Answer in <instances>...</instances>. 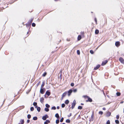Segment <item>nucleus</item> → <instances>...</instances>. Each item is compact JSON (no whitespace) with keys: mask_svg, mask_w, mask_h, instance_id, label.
Here are the masks:
<instances>
[{"mask_svg":"<svg viewBox=\"0 0 124 124\" xmlns=\"http://www.w3.org/2000/svg\"><path fill=\"white\" fill-rule=\"evenodd\" d=\"M83 97L85 98H86L87 99V100L86 101V102H91L93 101L92 99L90 97L87 95H84L83 96Z\"/></svg>","mask_w":124,"mask_h":124,"instance_id":"1","label":"nucleus"},{"mask_svg":"<svg viewBox=\"0 0 124 124\" xmlns=\"http://www.w3.org/2000/svg\"><path fill=\"white\" fill-rule=\"evenodd\" d=\"M76 104V101L75 100H74L72 104V106H71V108L72 109H73L75 107V105Z\"/></svg>","mask_w":124,"mask_h":124,"instance_id":"2","label":"nucleus"},{"mask_svg":"<svg viewBox=\"0 0 124 124\" xmlns=\"http://www.w3.org/2000/svg\"><path fill=\"white\" fill-rule=\"evenodd\" d=\"M45 90V88H40V92L41 93L43 94L44 93Z\"/></svg>","mask_w":124,"mask_h":124,"instance_id":"3","label":"nucleus"},{"mask_svg":"<svg viewBox=\"0 0 124 124\" xmlns=\"http://www.w3.org/2000/svg\"><path fill=\"white\" fill-rule=\"evenodd\" d=\"M73 92V90L72 89H71L69 90L67 92L68 93V96H69L71 95V93Z\"/></svg>","mask_w":124,"mask_h":124,"instance_id":"4","label":"nucleus"},{"mask_svg":"<svg viewBox=\"0 0 124 124\" xmlns=\"http://www.w3.org/2000/svg\"><path fill=\"white\" fill-rule=\"evenodd\" d=\"M48 115L47 114H46L44 116L42 117V118L43 120H46V118H48Z\"/></svg>","mask_w":124,"mask_h":124,"instance_id":"5","label":"nucleus"},{"mask_svg":"<svg viewBox=\"0 0 124 124\" xmlns=\"http://www.w3.org/2000/svg\"><path fill=\"white\" fill-rule=\"evenodd\" d=\"M119 61L121 63L123 64L124 63V60L123 59L122 57H120L119 59Z\"/></svg>","mask_w":124,"mask_h":124,"instance_id":"6","label":"nucleus"},{"mask_svg":"<svg viewBox=\"0 0 124 124\" xmlns=\"http://www.w3.org/2000/svg\"><path fill=\"white\" fill-rule=\"evenodd\" d=\"M115 45L116 47H118L120 45V42L118 41L116 42L115 43Z\"/></svg>","mask_w":124,"mask_h":124,"instance_id":"7","label":"nucleus"},{"mask_svg":"<svg viewBox=\"0 0 124 124\" xmlns=\"http://www.w3.org/2000/svg\"><path fill=\"white\" fill-rule=\"evenodd\" d=\"M108 61L107 60H106L105 61L102 62V63L101 64L102 66H104L108 62Z\"/></svg>","mask_w":124,"mask_h":124,"instance_id":"8","label":"nucleus"},{"mask_svg":"<svg viewBox=\"0 0 124 124\" xmlns=\"http://www.w3.org/2000/svg\"><path fill=\"white\" fill-rule=\"evenodd\" d=\"M51 94V92L49 91V90H47L45 94L46 95L48 96H49Z\"/></svg>","mask_w":124,"mask_h":124,"instance_id":"9","label":"nucleus"},{"mask_svg":"<svg viewBox=\"0 0 124 124\" xmlns=\"http://www.w3.org/2000/svg\"><path fill=\"white\" fill-rule=\"evenodd\" d=\"M24 123V119H21L20 120V122L18 124H23Z\"/></svg>","mask_w":124,"mask_h":124,"instance_id":"10","label":"nucleus"},{"mask_svg":"<svg viewBox=\"0 0 124 124\" xmlns=\"http://www.w3.org/2000/svg\"><path fill=\"white\" fill-rule=\"evenodd\" d=\"M111 113L109 111H108L106 115V116L107 117H109L111 115Z\"/></svg>","mask_w":124,"mask_h":124,"instance_id":"11","label":"nucleus"},{"mask_svg":"<svg viewBox=\"0 0 124 124\" xmlns=\"http://www.w3.org/2000/svg\"><path fill=\"white\" fill-rule=\"evenodd\" d=\"M33 105L36 108L38 107L37 105V103L36 102H34L33 103Z\"/></svg>","mask_w":124,"mask_h":124,"instance_id":"12","label":"nucleus"},{"mask_svg":"<svg viewBox=\"0 0 124 124\" xmlns=\"http://www.w3.org/2000/svg\"><path fill=\"white\" fill-rule=\"evenodd\" d=\"M33 18H31L30 21V20L28 21V23H29V25H31V23L33 20Z\"/></svg>","mask_w":124,"mask_h":124,"instance_id":"13","label":"nucleus"},{"mask_svg":"<svg viewBox=\"0 0 124 124\" xmlns=\"http://www.w3.org/2000/svg\"><path fill=\"white\" fill-rule=\"evenodd\" d=\"M100 65H97L94 68V70H96L98 69L100 67Z\"/></svg>","mask_w":124,"mask_h":124,"instance_id":"14","label":"nucleus"},{"mask_svg":"<svg viewBox=\"0 0 124 124\" xmlns=\"http://www.w3.org/2000/svg\"><path fill=\"white\" fill-rule=\"evenodd\" d=\"M44 100V98L43 97H41L40 98V101L41 103H43Z\"/></svg>","mask_w":124,"mask_h":124,"instance_id":"15","label":"nucleus"},{"mask_svg":"<svg viewBox=\"0 0 124 124\" xmlns=\"http://www.w3.org/2000/svg\"><path fill=\"white\" fill-rule=\"evenodd\" d=\"M69 102V100H66L65 102L64 103L66 104H68Z\"/></svg>","mask_w":124,"mask_h":124,"instance_id":"16","label":"nucleus"},{"mask_svg":"<svg viewBox=\"0 0 124 124\" xmlns=\"http://www.w3.org/2000/svg\"><path fill=\"white\" fill-rule=\"evenodd\" d=\"M36 108H37V110L38 112H39L40 111L41 108L40 107H38Z\"/></svg>","mask_w":124,"mask_h":124,"instance_id":"17","label":"nucleus"},{"mask_svg":"<svg viewBox=\"0 0 124 124\" xmlns=\"http://www.w3.org/2000/svg\"><path fill=\"white\" fill-rule=\"evenodd\" d=\"M67 93V92H64L62 94V96L64 97H65L66 96V94Z\"/></svg>","mask_w":124,"mask_h":124,"instance_id":"18","label":"nucleus"},{"mask_svg":"<svg viewBox=\"0 0 124 124\" xmlns=\"http://www.w3.org/2000/svg\"><path fill=\"white\" fill-rule=\"evenodd\" d=\"M81 38V36L80 35H79L78 37V40H80Z\"/></svg>","mask_w":124,"mask_h":124,"instance_id":"19","label":"nucleus"},{"mask_svg":"<svg viewBox=\"0 0 124 124\" xmlns=\"http://www.w3.org/2000/svg\"><path fill=\"white\" fill-rule=\"evenodd\" d=\"M99 31L98 30L96 29L95 30V33L96 34H98L99 33Z\"/></svg>","mask_w":124,"mask_h":124,"instance_id":"20","label":"nucleus"},{"mask_svg":"<svg viewBox=\"0 0 124 124\" xmlns=\"http://www.w3.org/2000/svg\"><path fill=\"white\" fill-rule=\"evenodd\" d=\"M45 84L44 82H42V83L41 85V88H43V87L45 85Z\"/></svg>","mask_w":124,"mask_h":124,"instance_id":"21","label":"nucleus"},{"mask_svg":"<svg viewBox=\"0 0 124 124\" xmlns=\"http://www.w3.org/2000/svg\"><path fill=\"white\" fill-rule=\"evenodd\" d=\"M26 26L28 28L29 27V29H30V27L31 26V25H29V23H27L26 24Z\"/></svg>","mask_w":124,"mask_h":124,"instance_id":"22","label":"nucleus"},{"mask_svg":"<svg viewBox=\"0 0 124 124\" xmlns=\"http://www.w3.org/2000/svg\"><path fill=\"white\" fill-rule=\"evenodd\" d=\"M55 116L57 118H58L59 117V114L57 113L55 115Z\"/></svg>","mask_w":124,"mask_h":124,"instance_id":"23","label":"nucleus"},{"mask_svg":"<svg viewBox=\"0 0 124 124\" xmlns=\"http://www.w3.org/2000/svg\"><path fill=\"white\" fill-rule=\"evenodd\" d=\"M33 119L34 120H36L38 119V118L36 116H35L33 117Z\"/></svg>","mask_w":124,"mask_h":124,"instance_id":"24","label":"nucleus"},{"mask_svg":"<svg viewBox=\"0 0 124 124\" xmlns=\"http://www.w3.org/2000/svg\"><path fill=\"white\" fill-rule=\"evenodd\" d=\"M45 110L46 112H48L49 110L48 108H45Z\"/></svg>","mask_w":124,"mask_h":124,"instance_id":"25","label":"nucleus"},{"mask_svg":"<svg viewBox=\"0 0 124 124\" xmlns=\"http://www.w3.org/2000/svg\"><path fill=\"white\" fill-rule=\"evenodd\" d=\"M116 95L117 96H119L121 95V93L119 92H117L116 93Z\"/></svg>","mask_w":124,"mask_h":124,"instance_id":"26","label":"nucleus"},{"mask_svg":"<svg viewBox=\"0 0 124 124\" xmlns=\"http://www.w3.org/2000/svg\"><path fill=\"white\" fill-rule=\"evenodd\" d=\"M47 74V73L46 72H45L42 75L43 77H45Z\"/></svg>","mask_w":124,"mask_h":124,"instance_id":"27","label":"nucleus"},{"mask_svg":"<svg viewBox=\"0 0 124 124\" xmlns=\"http://www.w3.org/2000/svg\"><path fill=\"white\" fill-rule=\"evenodd\" d=\"M66 122L67 123H69L70 122V120L69 119H67L66 120Z\"/></svg>","mask_w":124,"mask_h":124,"instance_id":"28","label":"nucleus"},{"mask_svg":"<svg viewBox=\"0 0 124 124\" xmlns=\"http://www.w3.org/2000/svg\"><path fill=\"white\" fill-rule=\"evenodd\" d=\"M45 106L46 108H49L50 107V105L48 104H46Z\"/></svg>","mask_w":124,"mask_h":124,"instance_id":"29","label":"nucleus"},{"mask_svg":"<svg viewBox=\"0 0 124 124\" xmlns=\"http://www.w3.org/2000/svg\"><path fill=\"white\" fill-rule=\"evenodd\" d=\"M78 109H82V107L80 106H79L78 107Z\"/></svg>","mask_w":124,"mask_h":124,"instance_id":"30","label":"nucleus"},{"mask_svg":"<svg viewBox=\"0 0 124 124\" xmlns=\"http://www.w3.org/2000/svg\"><path fill=\"white\" fill-rule=\"evenodd\" d=\"M27 117L28 118V119H30L31 117V115L30 114L28 115Z\"/></svg>","mask_w":124,"mask_h":124,"instance_id":"31","label":"nucleus"},{"mask_svg":"<svg viewBox=\"0 0 124 124\" xmlns=\"http://www.w3.org/2000/svg\"><path fill=\"white\" fill-rule=\"evenodd\" d=\"M115 122L116 124H119V121L118 120H115Z\"/></svg>","mask_w":124,"mask_h":124,"instance_id":"32","label":"nucleus"},{"mask_svg":"<svg viewBox=\"0 0 124 124\" xmlns=\"http://www.w3.org/2000/svg\"><path fill=\"white\" fill-rule=\"evenodd\" d=\"M64 118L63 117H62L60 120V121L61 122H62L63 121Z\"/></svg>","mask_w":124,"mask_h":124,"instance_id":"33","label":"nucleus"},{"mask_svg":"<svg viewBox=\"0 0 124 124\" xmlns=\"http://www.w3.org/2000/svg\"><path fill=\"white\" fill-rule=\"evenodd\" d=\"M59 119H57L56 120V124H58L59 123Z\"/></svg>","mask_w":124,"mask_h":124,"instance_id":"34","label":"nucleus"},{"mask_svg":"<svg viewBox=\"0 0 124 124\" xmlns=\"http://www.w3.org/2000/svg\"><path fill=\"white\" fill-rule=\"evenodd\" d=\"M56 107L54 106L52 107L51 108L52 109L54 110L56 109Z\"/></svg>","mask_w":124,"mask_h":124,"instance_id":"35","label":"nucleus"},{"mask_svg":"<svg viewBox=\"0 0 124 124\" xmlns=\"http://www.w3.org/2000/svg\"><path fill=\"white\" fill-rule=\"evenodd\" d=\"M65 106V105L64 103H62L61 105V107L62 108H64Z\"/></svg>","mask_w":124,"mask_h":124,"instance_id":"36","label":"nucleus"},{"mask_svg":"<svg viewBox=\"0 0 124 124\" xmlns=\"http://www.w3.org/2000/svg\"><path fill=\"white\" fill-rule=\"evenodd\" d=\"M77 54L78 55H79L80 54V51L79 50H77Z\"/></svg>","mask_w":124,"mask_h":124,"instance_id":"37","label":"nucleus"},{"mask_svg":"<svg viewBox=\"0 0 124 124\" xmlns=\"http://www.w3.org/2000/svg\"><path fill=\"white\" fill-rule=\"evenodd\" d=\"M34 110V108L33 107H31L30 108V110L31 111H33Z\"/></svg>","mask_w":124,"mask_h":124,"instance_id":"38","label":"nucleus"},{"mask_svg":"<svg viewBox=\"0 0 124 124\" xmlns=\"http://www.w3.org/2000/svg\"><path fill=\"white\" fill-rule=\"evenodd\" d=\"M77 91V89H74L73 90V92L74 93H76Z\"/></svg>","mask_w":124,"mask_h":124,"instance_id":"39","label":"nucleus"},{"mask_svg":"<svg viewBox=\"0 0 124 124\" xmlns=\"http://www.w3.org/2000/svg\"><path fill=\"white\" fill-rule=\"evenodd\" d=\"M32 26L33 27H35L36 26V24L34 23H33L32 24Z\"/></svg>","mask_w":124,"mask_h":124,"instance_id":"40","label":"nucleus"},{"mask_svg":"<svg viewBox=\"0 0 124 124\" xmlns=\"http://www.w3.org/2000/svg\"><path fill=\"white\" fill-rule=\"evenodd\" d=\"M90 53H91L92 54H93L94 53V52L92 50H91L90 51Z\"/></svg>","mask_w":124,"mask_h":124,"instance_id":"41","label":"nucleus"},{"mask_svg":"<svg viewBox=\"0 0 124 124\" xmlns=\"http://www.w3.org/2000/svg\"><path fill=\"white\" fill-rule=\"evenodd\" d=\"M47 123H50V121L48 120H46L45 121Z\"/></svg>","mask_w":124,"mask_h":124,"instance_id":"42","label":"nucleus"},{"mask_svg":"<svg viewBox=\"0 0 124 124\" xmlns=\"http://www.w3.org/2000/svg\"><path fill=\"white\" fill-rule=\"evenodd\" d=\"M106 124H110V121L109 120H108L106 122Z\"/></svg>","mask_w":124,"mask_h":124,"instance_id":"43","label":"nucleus"},{"mask_svg":"<svg viewBox=\"0 0 124 124\" xmlns=\"http://www.w3.org/2000/svg\"><path fill=\"white\" fill-rule=\"evenodd\" d=\"M99 114L101 115H102L103 114V112L102 111H100L99 112Z\"/></svg>","mask_w":124,"mask_h":124,"instance_id":"44","label":"nucleus"},{"mask_svg":"<svg viewBox=\"0 0 124 124\" xmlns=\"http://www.w3.org/2000/svg\"><path fill=\"white\" fill-rule=\"evenodd\" d=\"M93 120V118H91L90 119L89 121H90L91 122V121H92Z\"/></svg>","mask_w":124,"mask_h":124,"instance_id":"45","label":"nucleus"},{"mask_svg":"<svg viewBox=\"0 0 124 124\" xmlns=\"http://www.w3.org/2000/svg\"><path fill=\"white\" fill-rule=\"evenodd\" d=\"M70 85L71 86H73L74 85V84L73 83H72Z\"/></svg>","mask_w":124,"mask_h":124,"instance_id":"46","label":"nucleus"},{"mask_svg":"<svg viewBox=\"0 0 124 124\" xmlns=\"http://www.w3.org/2000/svg\"><path fill=\"white\" fill-rule=\"evenodd\" d=\"M119 115H116V118L117 119H118L119 118Z\"/></svg>","mask_w":124,"mask_h":124,"instance_id":"47","label":"nucleus"},{"mask_svg":"<svg viewBox=\"0 0 124 124\" xmlns=\"http://www.w3.org/2000/svg\"><path fill=\"white\" fill-rule=\"evenodd\" d=\"M94 117V114H93V112L92 113V115L91 117V118H93Z\"/></svg>","mask_w":124,"mask_h":124,"instance_id":"48","label":"nucleus"},{"mask_svg":"<svg viewBox=\"0 0 124 124\" xmlns=\"http://www.w3.org/2000/svg\"><path fill=\"white\" fill-rule=\"evenodd\" d=\"M71 115H72V114H71V113H70L69 115H68L67 116L68 117H70V116H71Z\"/></svg>","mask_w":124,"mask_h":124,"instance_id":"49","label":"nucleus"},{"mask_svg":"<svg viewBox=\"0 0 124 124\" xmlns=\"http://www.w3.org/2000/svg\"><path fill=\"white\" fill-rule=\"evenodd\" d=\"M94 20H95V22H96V23L97 22V19L96 18H95Z\"/></svg>","mask_w":124,"mask_h":124,"instance_id":"50","label":"nucleus"},{"mask_svg":"<svg viewBox=\"0 0 124 124\" xmlns=\"http://www.w3.org/2000/svg\"><path fill=\"white\" fill-rule=\"evenodd\" d=\"M30 122V120L29 119H28L27 120V122L28 123H29Z\"/></svg>","mask_w":124,"mask_h":124,"instance_id":"51","label":"nucleus"},{"mask_svg":"<svg viewBox=\"0 0 124 124\" xmlns=\"http://www.w3.org/2000/svg\"><path fill=\"white\" fill-rule=\"evenodd\" d=\"M102 109L104 110H105L106 109V108H102Z\"/></svg>","mask_w":124,"mask_h":124,"instance_id":"52","label":"nucleus"},{"mask_svg":"<svg viewBox=\"0 0 124 124\" xmlns=\"http://www.w3.org/2000/svg\"><path fill=\"white\" fill-rule=\"evenodd\" d=\"M57 108L58 109H59L60 108V107L59 106H57Z\"/></svg>","mask_w":124,"mask_h":124,"instance_id":"53","label":"nucleus"},{"mask_svg":"<svg viewBox=\"0 0 124 124\" xmlns=\"http://www.w3.org/2000/svg\"><path fill=\"white\" fill-rule=\"evenodd\" d=\"M44 124H48V123H46V122H44Z\"/></svg>","mask_w":124,"mask_h":124,"instance_id":"54","label":"nucleus"},{"mask_svg":"<svg viewBox=\"0 0 124 124\" xmlns=\"http://www.w3.org/2000/svg\"><path fill=\"white\" fill-rule=\"evenodd\" d=\"M63 97H63L62 96V97H61V99L62 100L63 99Z\"/></svg>","mask_w":124,"mask_h":124,"instance_id":"55","label":"nucleus"},{"mask_svg":"<svg viewBox=\"0 0 124 124\" xmlns=\"http://www.w3.org/2000/svg\"><path fill=\"white\" fill-rule=\"evenodd\" d=\"M84 104L83 103H81V105H84Z\"/></svg>","mask_w":124,"mask_h":124,"instance_id":"56","label":"nucleus"},{"mask_svg":"<svg viewBox=\"0 0 124 124\" xmlns=\"http://www.w3.org/2000/svg\"><path fill=\"white\" fill-rule=\"evenodd\" d=\"M46 94H45V95H44V96H45V98H47V97H46Z\"/></svg>","mask_w":124,"mask_h":124,"instance_id":"57","label":"nucleus"},{"mask_svg":"<svg viewBox=\"0 0 124 124\" xmlns=\"http://www.w3.org/2000/svg\"><path fill=\"white\" fill-rule=\"evenodd\" d=\"M124 102L123 101H122L120 102V103H122Z\"/></svg>","mask_w":124,"mask_h":124,"instance_id":"58","label":"nucleus"},{"mask_svg":"<svg viewBox=\"0 0 124 124\" xmlns=\"http://www.w3.org/2000/svg\"><path fill=\"white\" fill-rule=\"evenodd\" d=\"M62 76V74H61H61H60V77H61Z\"/></svg>","mask_w":124,"mask_h":124,"instance_id":"59","label":"nucleus"},{"mask_svg":"<svg viewBox=\"0 0 124 124\" xmlns=\"http://www.w3.org/2000/svg\"><path fill=\"white\" fill-rule=\"evenodd\" d=\"M60 73H61L62 74V70L60 71Z\"/></svg>","mask_w":124,"mask_h":124,"instance_id":"60","label":"nucleus"},{"mask_svg":"<svg viewBox=\"0 0 124 124\" xmlns=\"http://www.w3.org/2000/svg\"><path fill=\"white\" fill-rule=\"evenodd\" d=\"M40 82H39V83H38V85H37V86H38V85L39 84V83H40Z\"/></svg>","mask_w":124,"mask_h":124,"instance_id":"61","label":"nucleus"},{"mask_svg":"<svg viewBox=\"0 0 124 124\" xmlns=\"http://www.w3.org/2000/svg\"><path fill=\"white\" fill-rule=\"evenodd\" d=\"M67 41H70V40H68V39H67Z\"/></svg>","mask_w":124,"mask_h":124,"instance_id":"62","label":"nucleus"},{"mask_svg":"<svg viewBox=\"0 0 124 124\" xmlns=\"http://www.w3.org/2000/svg\"><path fill=\"white\" fill-rule=\"evenodd\" d=\"M99 46H98L97 48H96V49H97L98 48V47H99Z\"/></svg>","mask_w":124,"mask_h":124,"instance_id":"63","label":"nucleus"},{"mask_svg":"<svg viewBox=\"0 0 124 124\" xmlns=\"http://www.w3.org/2000/svg\"><path fill=\"white\" fill-rule=\"evenodd\" d=\"M23 108H24V106H23Z\"/></svg>","mask_w":124,"mask_h":124,"instance_id":"64","label":"nucleus"}]
</instances>
